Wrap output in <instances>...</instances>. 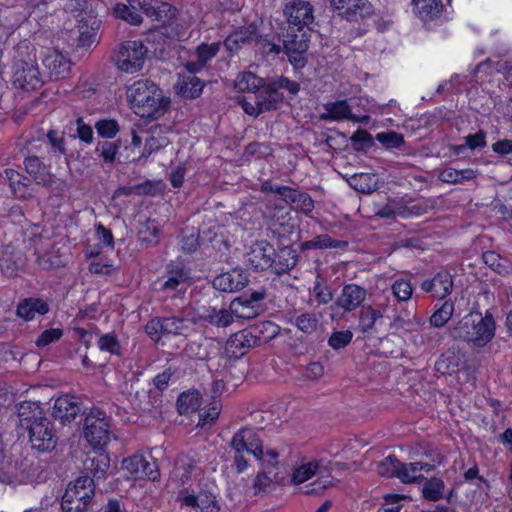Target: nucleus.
Wrapping results in <instances>:
<instances>
[{"mask_svg": "<svg viewBox=\"0 0 512 512\" xmlns=\"http://www.w3.org/2000/svg\"><path fill=\"white\" fill-rule=\"evenodd\" d=\"M127 99L135 114L141 118L156 120L169 109L170 98L152 81L142 79L134 82L127 89Z\"/></svg>", "mask_w": 512, "mask_h": 512, "instance_id": "obj_1", "label": "nucleus"}, {"mask_svg": "<svg viewBox=\"0 0 512 512\" xmlns=\"http://www.w3.org/2000/svg\"><path fill=\"white\" fill-rule=\"evenodd\" d=\"M495 335V321L492 314L486 311L483 316L479 312L465 315L451 330L456 340L471 342L477 347H484Z\"/></svg>", "mask_w": 512, "mask_h": 512, "instance_id": "obj_2", "label": "nucleus"}, {"mask_svg": "<svg viewBox=\"0 0 512 512\" xmlns=\"http://www.w3.org/2000/svg\"><path fill=\"white\" fill-rule=\"evenodd\" d=\"M172 13V5L154 0H123L113 7V15L116 18L134 26L143 22V14L150 18H165Z\"/></svg>", "mask_w": 512, "mask_h": 512, "instance_id": "obj_3", "label": "nucleus"}, {"mask_svg": "<svg viewBox=\"0 0 512 512\" xmlns=\"http://www.w3.org/2000/svg\"><path fill=\"white\" fill-rule=\"evenodd\" d=\"M13 84L26 91L39 89L44 84L34 48H18L13 64Z\"/></svg>", "mask_w": 512, "mask_h": 512, "instance_id": "obj_4", "label": "nucleus"}, {"mask_svg": "<svg viewBox=\"0 0 512 512\" xmlns=\"http://www.w3.org/2000/svg\"><path fill=\"white\" fill-rule=\"evenodd\" d=\"M284 53L294 68H303L307 63L306 53L310 43V29L288 26L282 34Z\"/></svg>", "mask_w": 512, "mask_h": 512, "instance_id": "obj_5", "label": "nucleus"}, {"mask_svg": "<svg viewBox=\"0 0 512 512\" xmlns=\"http://www.w3.org/2000/svg\"><path fill=\"white\" fill-rule=\"evenodd\" d=\"M85 439L94 447L102 449L111 439L110 420L106 413L93 408L86 415L83 425Z\"/></svg>", "mask_w": 512, "mask_h": 512, "instance_id": "obj_6", "label": "nucleus"}, {"mask_svg": "<svg viewBox=\"0 0 512 512\" xmlns=\"http://www.w3.org/2000/svg\"><path fill=\"white\" fill-rule=\"evenodd\" d=\"M147 48L140 41L124 42L115 57L117 68L126 73H135L142 69Z\"/></svg>", "mask_w": 512, "mask_h": 512, "instance_id": "obj_7", "label": "nucleus"}, {"mask_svg": "<svg viewBox=\"0 0 512 512\" xmlns=\"http://www.w3.org/2000/svg\"><path fill=\"white\" fill-rule=\"evenodd\" d=\"M230 447L234 453L248 452L258 460H264V449L258 433L248 427L239 429L231 438Z\"/></svg>", "mask_w": 512, "mask_h": 512, "instance_id": "obj_8", "label": "nucleus"}, {"mask_svg": "<svg viewBox=\"0 0 512 512\" xmlns=\"http://www.w3.org/2000/svg\"><path fill=\"white\" fill-rule=\"evenodd\" d=\"M27 432L32 448L39 452L51 451L57 445L54 426L48 418L34 424V426L27 429Z\"/></svg>", "mask_w": 512, "mask_h": 512, "instance_id": "obj_9", "label": "nucleus"}, {"mask_svg": "<svg viewBox=\"0 0 512 512\" xmlns=\"http://www.w3.org/2000/svg\"><path fill=\"white\" fill-rule=\"evenodd\" d=\"M331 8L348 21L368 18L374 13L368 0H329Z\"/></svg>", "mask_w": 512, "mask_h": 512, "instance_id": "obj_10", "label": "nucleus"}, {"mask_svg": "<svg viewBox=\"0 0 512 512\" xmlns=\"http://www.w3.org/2000/svg\"><path fill=\"white\" fill-rule=\"evenodd\" d=\"M157 284L161 291L173 293V296L182 293L191 285L189 270L181 264L169 265L165 276Z\"/></svg>", "mask_w": 512, "mask_h": 512, "instance_id": "obj_11", "label": "nucleus"}, {"mask_svg": "<svg viewBox=\"0 0 512 512\" xmlns=\"http://www.w3.org/2000/svg\"><path fill=\"white\" fill-rule=\"evenodd\" d=\"M283 12L291 27L305 29L314 21L313 6L304 0H293L287 3Z\"/></svg>", "mask_w": 512, "mask_h": 512, "instance_id": "obj_12", "label": "nucleus"}, {"mask_svg": "<svg viewBox=\"0 0 512 512\" xmlns=\"http://www.w3.org/2000/svg\"><path fill=\"white\" fill-rule=\"evenodd\" d=\"M273 256H276L273 245L266 240H259L250 246L246 261L255 271H265L273 266Z\"/></svg>", "mask_w": 512, "mask_h": 512, "instance_id": "obj_13", "label": "nucleus"}, {"mask_svg": "<svg viewBox=\"0 0 512 512\" xmlns=\"http://www.w3.org/2000/svg\"><path fill=\"white\" fill-rule=\"evenodd\" d=\"M123 468L134 479H149L156 481L160 477L155 461H148L142 455H133L123 461Z\"/></svg>", "mask_w": 512, "mask_h": 512, "instance_id": "obj_14", "label": "nucleus"}, {"mask_svg": "<svg viewBox=\"0 0 512 512\" xmlns=\"http://www.w3.org/2000/svg\"><path fill=\"white\" fill-rule=\"evenodd\" d=\"M366 296L367 290L365 288L357 284H346L336 298L334 305L342 309L344 313H350L363 306L362 303Z\"/></svg>", "mask_w": 512, "mask_h": 512, "instance_id": "obj_15", "label": "nucleus"}, {"mask_svg": "<svg viewBox=\"0 0 512 512\" xmlns=\"http://www.w3.org/2000/svg\"><path fill=\"white\" fill-rule=\"evenodd\" d=\"M42 62L51 80L63 79L69 75L70 60L57 49H48Z\"/></svg>", "mask_w": 512, "mask_h": 512, "instance_id": "obj_16", "label": "nucleus"}, {"mask_svg": "<svg viewBox=\"0 0 512 512\" xmlns=\"http://www.w3.org/2000/svg\"><path fill=\"white\" fill-rule=\"evenodd\" d=\"M95 483L90 476H81L75 480L73 485H69L64 496L65 502H81L87 507L94 497Z\"/></svg>", "mask_w": 512, "mask_h": 512, "instance_id": "obj_17", "label": "nucleus"}, {"mask_svg": "<svg viewBox=\"0 0 512 512\" xmlns=\"http://www.w3.org/2000/svg\"><path fill=\"white\" fill-rule=\"evenodd\" d=\"M248 276L241 269H232L216 276L212 282L213 287L223 292H237L248 284Z\"/></svg>", "mask_w": 512, "mask_h": 512, "instance_id": "obj_18", "label": "nucleus"}, {"mask_svg": "<svg viewBox=\"0 0 512 512\" xmlns=\"http://www.w3.org/2000/svg\"><path fill=\"white\" fill-rule=\"evenodd\" d=\"M24 169L30 178L38 185L51 187L55 183V176L37 156H28L23 161Z\"/></svg>", "mask_w": 512, "mask_h": 512, "instance_id": "obj_19", "label": "nucleus"}, {"mask_svg": "<svg viewBox=\"0 0 512 512\" xmlns=\"http://www.w3.org/2000/svg\"><path fill=\"white\" fill-rule=\"evenodd\" d=\"M258 342L257 337L251 332L242 330L230 336L226 342L225 351L230 358H239L246 354L249 348L255 346Z\"/></svg>", "mask_w": 512, "mask_h": 512, "instance_id": "obj_20", "label": "nucleus"}, {"mask_svg": "<svg viewBox=\"0 0 512 512\" xmlns=\"http://www.w3.org/2000/svg\"><path fill=\"white\" fill-rule=\"evenodd\" d=\"M421 288L435 298L444 299L452 292V276L448 271H440L432 279L423 281Z\"/></svg>", "mask_w": 512, "mask_h": 512, "instance_id": "obj_21", "label": "nucleus"}, {"mask_svg": "<svg viewBox=\"0 0 512 512\" xmlns=\"http://www.w3.org/2000/svg\"><path fill=\"white\" fill-rule=\"evenodd\" d=\"M325 113L321 114V120H335L341 121L344 119L352 120L354 122L367 123L369 120L368 116L358 118L352 114L351 108L346 100L328 102L323 105Z\"/></svg>", "mask_w": 512, "mask_h": 512, "instance_id": "obj_22", "label": "nucleus"}, {"mask_svg": "<svg viewBox=\"0 0 512 512\" xmlns=\"http://www.w3.org/2000/svg\"><path fill=\"white\" fill-rule=\"evenodd\" d=\"M80 410V403L74 396L63 395L55 400L52 415L66 423L73 421Z\"/></svg>", "mask_w": 512, "mask_h": 512, "instance_id": "obj_23", "label": "nucleus"}, {"mask_svg": "<svg viewBox=\"0 0 512 512\" xmlns=\"http://www.w3.org/2000/svg\"><path fill=\"white\" fill-rule=\"evenodd\" d=\"M18 418L20 427L25 430L47 419L40 404L32 401H24L19 404Z\"/></svg>", "mask_w": 512, "mask_h": 512, "instance_id": "obj_24", "label": "nucleus"}, {"mask_svg": "<svg viewBox=\"0 0 512 512\" xmlns=\"http://www.w3.org/2000/svg\"><path fill=\"white\" fill-rule=\"evenodd\" d=\"M258 41L257 28L254 24L235 30L224 41V46L230 52L238 51L242 46Z\"/></svg>", "mask_w": 512, "mask_h": 512, "instance_id": "obj_25", "label": "nucleus"}, {"mask_svg": "<svg viewBox=\"0 0 512 512\" xmlns=\"http://www.w3.org/2000/svg\"><path fill=\"white\" fill-rule=\"evenodd\" d=\"M255 99L262 114L264 112L279 109L283 103L284 95L283 93L272 89L270 83L267 82V84L255 94Z\"/></svg>", "mask_w": 512, "mask_h": 512, "instance_id": "obj_26", "label": "nucleus"}, {"mask_svg": "<svg viewBox=\"0 0 512 512\" xmlns=\"http://www.w3.org/2000/svg\"><path fill=\"white\" fill-rule=\"evenodd\" d=\"M173 13L165 18H153L154 20L161 21L162 24L157 26L165 34L168 42L175 43L176 41H183L188 38L186 27L179 23L176 19V9L172 6Z\"/></svg>", "mask_w": 512, "mask_h": 512, "instance_id": "obj_27", "label": "nucleus"}, {"mask_svg": "<svg viewBox=\"0 0 512 512\" xmlns=\"http://www.w3.org/2000/svg\"><path fill=\"white\" fill-rule=\"evenodd\" d=\"M182 504L190 507V512H219L220 507L214 495L199 493L197 496L187 495L182 498Z\"/></svg>", "mask_w": 512, "mask_h": 512, "instance_id": "obj_28", "label": "nucleus"}, {"mask_svg": "<svg viewBox=\"0 0 512 512\" xmlns=\"http://www.w3.org/2000/svg\"><path fill=\"white\" fill-rule=\"evenodd\" d=\"M49 312V305L41 298H25L17 305L16 314L25 321H29L38 315H45Z\"/></svg>", "mask_w": 512, "mask_h": 512, "instance_id": "obj_29", "label": "nucleus"}, {"mask_svg": "<svg viewBox=\"0 0 512 512\" xmlns=\"http://www.w3.org/2000/svg\"><path fill=\"white\" fill-rule=\"evenodd\" d=\"M298 261L296 251L291 246H285L273 256V266L270 267L276 275H283L292 270Z\"/></svg>", "mask_w": 512, "mask_h": 512, "instance_id": "obj_30", "label": "nucleus"}, {"mask_svg": "<svg viewBox=\"0 0 512 512\" xmlns=\"http://www.w3.org/2000/svg\"><path fill=\"white\" fill-rule=\"evenodd\" d=\"M4 177L8 180L9 186L13 195L19 199H26L31 195L29 186L31 185V178L21 175L14 169H5Z\"/></svg>", "mask_w": 512, "mask_h": 512, "instance_id": "obj_31", "label": "nucleus"}, {"mask_svg": "<svg viewBox=\"0 0 512 512\" xmlns=\"http://www.w3.org/2000/svg\"><path fill=\"white\" fill-rule=\"evenodd\" d=\"M204 84L195 75H184L179 77L175 86L176 93L184 99L198 98L203 91Z\"/></svg>", "mask_w": 512, "mask_h": 512, "instance_id": "obj_32", "label": "nucleus"}, {"mask_svg": "<svg viewBox=\"0 0 512 512\" xmlns=\"http://www.w3.org/2000/svg\"><path fill=\"white\" fill-rule=\"evenodd\" d=\"M23 263V257L20 252L13 251L9 247H5L0 252V268L7 276L17 275Z\"/></svg>", "mask_w": 512, "mask_h": 512, "instance_id": "obj_33", "label": "nucleus"}, {"mask_svg": "<svg viewBox=\"0 0 512 512\" xmlns=\"http://www.w3.org/2000/svg\"><path fill=\"white\" fill-rule=\"evenodd\" d=\"M110 466L107 454L100 453L94 457H88L84 462V467L90 473V478L99 481L105 478L106 472Z\"/></svg>", "mask_w": 512, "mask_h": 512, "instance_id": "obj_34", "label": "nucleus"}, {"mask_svg": "<svg viewBox=\"0 0 512 512\" xmlns=\"http://www.w3.org/2000/svg\"><path fill=\"white\" fill-rule=\"evenodd\" d=\"M415 13L424 21L438 18L443 11L441 0H413Z\"/></svg>", "mask_w": 512, "mask_h": 512, "instance_id": "obj_35", "label": "nucleus"}, {"mask_svg": "<svg viewBox=\"0 0 512 512\" xmlns=\"http://www.w3.org/2000/svg\"><path fill=\"white\" fill-rule=\"evenodd\" d=\"M383 317L379 309L371 305H363L358 314V328L363 334L372 333L375 330L377 320Z\"/></svg>", "mask_w": 512, "mask_h": 512, "instance_id": "obj_36", "label": "nucleus"}, {"mask_svg": "<svg viewBox=\"0 0 512 512\" xmlns=\"http://www.w3.org/2000/svg\"><path fill=\"white\" fill-rule=\"evenodd\" d=\"M267 82L268 79L260 78L254 73L247 71L238 74L235 88L239 92H253L256 94Z\"/></svg>", "mask_w": 512, "mask_h": 512, "instance_id": "obj_37", "label": "nucleus"}, {"mask_svg": "<svg viewBox=\"0 0 512 512\" xmlns=\"http://www.w3.org/2000/svg\"><path fill=\"white\" fill-rule=\"evenodd\" d=\"M229 308L236 317L246 320L254 319L259 315V306L247 301L245 296L235 298Z\"/></svg>", "mask_w": 512, "mask_h": 512, "instance_id": "obj_38", "label": "nucleus"}, {"mask_svg": "<svg viewBox=\"0 0 512 512\" xmlns=\"http://www.w3.org/2000/svg\"><path fill=\"white\" fill-rule=\"evenodd\" d=\"M478 172L467 168L457 170L454 168H446L439 173V180L449 184H462L466 181L473 180L477 177Z\"/></svg>", "mask_w": 512, "mask_h": 512, "instance_id": "obj_39", "label": "nucleus"}, {"mask_svg": "<svg viewBox=\"0 0 512 512\" xmlns=\"http://www.w3.org/2000/svg\"><path fill=\"white\" fill-rule=\"evenodd\" d=\"M348 246V242L344 240H336L332 239L327 234L319 235L309 241H305L301 244V250H311V249H327V248H335V249H343Z\"/></svg>", "mask_w": 512, "mask_h": 512, "instance_id": "obj_40", "label": "nucleus"}, {"mask_svg": "<svg viewBox=\"0 0 512 512\" xmlns=\"http://www.w3.org/2000/svg\"><path fill=\"white\" fill-rule=\"evenodd\" d=\"M122 140L117 139L114 141L104 140L98 142L96 152L102 157L104 163L113 164L116 160L120 161V148Z\"/></svg>", "mask_w": 512, "mask_h": 512, "instance_id": "obj_41", "label": "nucleus"}, {"mask_svg": "<svg viewBox=\"0 0 512 512\" xmlns=\"http://www.w3.org/2000/svg\"><path fill=\"white\" fill-rule=\"evenodd\" d=\"M351 188L363 194H369L377 189L375 176L369 173H355L347 179Z\"/></svg>", "mask_w": 512, "mask_h": 512, "instance_id": "obj_42", "label": "nucleus"}, {"mask_svg": "<svg viewBox=\"0 0 512 512\" xmlns=\"http://www.w3.org/2000/svg\"><path fill=\"white\" fill-rule=\"evenodd\" d=\"M200 405L201 397L195 390L183 392L177 399V410L180 414H190L195 412Z\"/></svg>", "mask_w": 512, "mask_h": 512, "instance_id": "obj_43", "label": "nucleus"}, {"mask_svg": "<svg viewBox=\"0 0 512 512\" xmlns=\"http://www.w3.org/2000/svg\"><path fill=\"white\" fill-rule=\"evenodd\" d=\"M290 322L294 324L301 332L305 334H312L318 328L319 318L313 312H305L292 317Z\"/></svg>", "mask_w": 512, "mask_h": 512, "instance_id": "obj_44", "label": "nucleus"}, {"mask_svg": "<svg viewBox=\"0 0 512 512\" xmlns=\"http://www.w3.org/2000/svg\"><path fill=\"white\" fill-rule=\"evenodd\" d=\"M405 313L407 317H404L401 314L396 315L392 322L390 323V329L394 333L400 331L410 332L422 324V320L417 318L415 315L409 317L406 311Z\"/></svg>", "mask_w": 512, "mask_h": 512, "instance_id": "obj_45", "label": "nucleus"}, {"mask_svg": "<svg viewBox=\"0 0 512 512\" xmlns=\"http://www.w3.org/2000/svg\"><path fill=\"white\" fill-rule=\"evenodd\" d=\"M454 313V303L445 301L430 317V325L441 328L451 319Z\"/></svg>", "mask_w": 512, "mask_h": 512, "instance_id": "obj_46", "label": "nucleus"}, {"mask_svg": "<svg viewBox=\"0 0 512 512\" xmlns=\"http://www.w3.org/2000/svg\"><path fill=\"white\" fill-rule=\"evenodd\" d=\"M401 462L393 455L387 456L383 461L377 464V472L382 477L399 479Z\"/></svg>", "mask_w": 512, "mask_h": 512, "instance_id": "obj_47", "label": "nucleus"}, {"mask_svg": "<svg viewBox=\"0 0 512 512\" xmlns=\"http://www.w3.org/2000/svg\"><path fill=\"white\" fill-rule=\"evenodd\" d=\"M232 311L226 309H212L204 316L205 321L217 327H227L233 322Z\"/></svg>", "mask_w": 512, "mask_h": 512, "instance_id": "obj_48", "label": "nucleus"}, {"mask_svg": "<svg viewBox=\"0 0 512 512\" xmlns=\"http://www.w3.org/2000/svg\"><path fill=\"white\" fill-rule=\"evenodd\" d=\"M159 132L160 130L157 127L151 129V135L145 140L144 149L140 156V159L147 158L152 153L157 152L167 144L166 137L155 135L156 133Z\"/></svg>", "mask_w": 512, "mask_h": 512, "instance_id": "obj_49", "label": "nucleus"}, {"mask_svg": "<svg viewBox=\"0 0 512 512\" xmlns=\"http://www.w3.org/2000/svg\"><path fill=\"white\" fill-rule=\"evenodd\" d=\"M168 39H166V34L158 27H155L151 29L147 36V42L155 45V53H159L162 55L165 53L173 42H168Z\"/></svg>", "mask_w": 512, "mask_h": 512, "instance_id": "obj_50", "label": "nucleus"}, {"mask_svg": "<svg viewBox=\"0 0 512 512\" xmlns=\"http://www.w3.org/2000/svg\"><path fill=\"white\" fill-rule=\"evenodd\" d=\"M159 234V227L155 220L148 219L141 223L138 229V236L142 242L155 243Z\"/></svg>", "mask_w": 512, "mask_h": 512, "instance_id": "obj_51", "label": "nucleus"}, {"mask_svg": "<svg viewBox=\"0 0 512 512\" xmlns=\"http://www.w3.org/2000/svg\"><path fill=\"white\" fill-rule=\"evenodd\" d=\"M196 467L195 461L187 456H181L177 459L175 472L182 484H185L190 479Z\"/></svg>", "mask_w": 512, "mask_h": 512, "instance_id": "obj_52", "label": "nucleus"}, {"mask_svg": "<svg viewBox=\"0 0 512 512\" xmlns=\"http://www.w3.org/2000/svg\"><path fill=\"white\" fill-rule=\"evenodd\" d=\"M426 480L423 487V496L429 501H437L442 498L444 482L438 478H431Z\"/></svg>", "mask_w": 512, "mask_h": 512, "instance_id": "obj_53", "label": "nucleus"}, {"mask_svg": "<svg viewBox=\"0 0 512 512\" xmlns=\"http://www.w3.org/2000/svg\"><path fill=\"white\" fill-rule=\"evenodd\" d=\"M376 140L386 149L400 148L404 145V136L395 131L380 132L376 135Z\"/></svg>", "mask_w": 512, "mask_h": 512, "instance_id": "obj_54", "label": "nucleus"}, {"mask_svg": "<svg viewBox=\"0 0 512 512\" xmlns=\"http://www.w3.org/2000/svg\"><path fill=\"white\" fill-rule=\"evenodd\" d=\"M399 479L403 483H415L424 480L425 478L420 474L418 462L404 464L401 462Z\"/></svg>", "mask_w": 512, "mask_h": 512, "instance_id": "obj_55", "label": "nucleus"}, {"mask_svg": "<svg viewBox=\"0 0 512 512\" xmlns=\"http://www.w3.org/2000/svg\"><path fill=\"white\" fill-rule=\"evenodd\" d=\"M221 47L220 42H214L211 44L202 43L196 48V58L201 64L206 65L211 59H213L219 52Z\"/></svg>", "mask_w": 512, "mask_h": 512, "instance_id": "obj_56", "label": "nucleus"}, {"mask_svg": "<svg viewBox=\"0 0 512 512\" xmlns=\"http://www.w3.org/2000/svg\"><path fill=\"white\" fill-rule=\"evenodd\" d=\"M459 358L454 354L442 355L435 363V369L437 372L446 375L452 374L458 370Z\"/></svg>", "mask_w": 512, "mask_h": 512, "instance_id": "obj_57", "label": "nucleus"}, {"mask_svg": "<svg viewBox=\"0 0 512 512\" xmlns=\"http://www.w3.org/2000/svg\"><path fill=\"white\" fill-rule=\"evenodd\" d=\"M318 468L319 464L317 462H309L301 465L300 467L294 470L292 474V482L294 484H301L307 481L313 475L316 474Z\"/></svg>", "mask_w": 512, "mask_h": 512, "instance_id": "obj_58", "label": "nucleus"}, {"mask_svg": "<svg viewBox=\"0 0 512 512\" xmlns=\"http://www.w3.org/2000/svg\"><path fill=\"white\" fill-rule=\"evenodd\" d=\"M435 205L432 199H422L411 202H406L407 217L419 216L427 213Z\"/></svg>", "mask_w": 512, "mask_h": 512, "instance_id": "obj_59", "label": "nucleus"}, {"mask_svg": "<svg viewBox=\"0 0 512 512\" xmlns=\"http://www.w3.org/2000/svg\"><path fill=\"white\" fill-rule=\"evenodd\" d=\"M95 129L99 136L113 138L119 132V125L113 119H101L95 123Z\"/></svg>", "mask_w": 512, "mask_h": 512, "instance_id": "obj_60", "label": "nucleus"}, {"mask_svg": "<svg viewBox=\"0 0 512 512\" xmlns=\"http://www.w3.org/2000/svg\"><path fill=\"white\" fill-rule=\"evenodd\" d=\"M268 82L272 86V89L279 91L280 89H286L290 94L296 95L300 90L299 83L292 81L284 76L276 78H268Z\"/></svg>", "mask_w": 512, "mask_h": 512, "instance_id": "obj_61", "label": "nucleus"}, {"mask_svg": "<svg viewBox=\"0 0 512 512\" xmlns=\"http://www.w3.org/2000/svg\"><path fill=\"white\" fill-rule=\"evenodd\" d=\"M98 346L101 351H107L111 354L120 355L121 345L114 334L108 333L102 335L98 340Z\"/></svg>", "mask_w": 512, "mask_h": 512, "instance_id": "obj_62", "label": "nucleus"}, {"mask_svg": "<svg viewBox=\"0 0 512 512\" xmlns=\"http://www.w3.org/2000/svg\"><path fill=\"white\" fill-rule=\"evenodd\" d=\"M392 293L393 295L399 300V301H407L411 298L413 288L409 281L399 279L396 280L392 287Z\"/></svg>", "mask_w": 512, "mask_h": 512, "instance_id": "obj_63", "label": "nucleus"}, {"mask_svg": "<svg viewBox=\"0 0 512 512\" xmlns=\"http://www.w3.org/2000/svg\"><path fill=\"white\" fill-rule=\"evenodd\" d=\"M292 208L309 215L314 209V201L309 194L298 191L295 196V201L292 203Z\"/></svg>", "mask_w": 512, "mask_h": 512, "instance_id": "obj_64", "label": "nucleus"}]
</instances>
